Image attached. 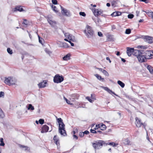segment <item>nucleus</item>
Instances as JSON below:
<instances>
[{"label": "nucleus", "mask_w": 153, "mask_h": 153, "mask_svg": "<svg viewBox=\"0 0 153 153\" xmlns=\"http://www.w3.org/2000/svg\"><path fill=\"white\" fill-rule=\"evenodd\" d=\"M13 11L14 12L18 11L20 12L22 11L23 10L22 7L20 6H16L15 8L13 10Z\"/></svg>", "instance_id": "19"}, {"label": "nucleus", "mask_w": 153, "mask_h": 153, "mask_svg": "<svg viewBox=\"0 0 153 153\" xmlns=\"http://www.w3.org/2000/svg\"><path fill=\"white\" fill-rule=\"evenodd\" d=\"M73 136L75 138L76 140H77L78 139V137L76 136V135H75V134H74L73 135Z\"/></svg>", "instance_id": "55"}, {"label": "nucleus", "mask_w": 153, "mask_h": 153, "mask_svg": "<svg viewBox=\"0 0 153 153\" xmlns=\"http://www.w3.org/2000/svg\"><path fill=\"white\" fill-rule=\"evenodd\" d=\"M79 14L80 16H82L83 17H85L86 16V14L84 12H80L79 13Z\"/></svg>", "instance_id": "38"}, {"label": "nucleus", "mask_w": 153, "mask_h": 153, "mask_svg": "<svg viewBox=\"0 0 153 153\" xmlns=\"http://www.w3.org/2000/svg\"><path fill=\"white\" fill-rule=\"evenodd\" d=\"M111 28L112 30H114L116 29V27L114 25H113L111 26Z\"/></svg>", "instance_id": "53"}, {"label": "nucleus", "mask_w": 153, "mask_h": 153, "mask_svg": "<svg viewBox=\"0 0 153 153\" xmlns=\"http://www.w3.org/2000/svg\"><path fill=\"white\" fill-rule=\"evenodd\" d=\"M7 52L10 54H12L13 52L12 49H11L10 48H7Z\"/></svg>", "instance_id": "32"}, {"label": "nucleus", "mask_w": 153, "mask_h": 153, "mask_svg": "<svg viewBox=\"0 0 153 153\" xmlns=\"http://www.w3.org/2000/svg\"><path fill=\"white\" fill-rule=\"evenodd\" d=\"M105 142L102 140L96 141L95 143H92V146L95 149H99L101 148L103 145H105Z\"/></svg>", "instance_id": "3"}, {"label": "nucleus", "mask_w": 153, "mask_h": 153, "mask_svg": "<svg viewBox=\"0 0 153 153\" xmlns=\"http://www.w3.org/2000/svg\"><path fill=\"white\" fill-rule=\"evenodd\" d=\"M61 44L63 47L67 48L69 47L68 45L65 42H62Z\"/></svg>", "instance_id": "31"}, {"label": "nucleus", "mask_w": 153, "mask_h": 153, "mask_svg": "<svg viewBox=\"0 0 153 153\" xmlns=\"http://www.w3.org/2000/svg\"><path fill=\"white\" fill-rule=\"evenodd\" d=\"M105 145H110L113 147H115L118 145V144L115 143L113 142H108L107 143L105 142Z\"/></svg>", "instance_id": "23"}, {"label": "nucleus", "mask_w": 153, "mask_h": 153, "mask_svg": "<svg viewBox=\"0 0 153 153\" xmlns=\"http://www.w3.org/2000/svg\"><path fill=\"white\" fill-rule=\"evenodd\" d=\"M52 2L54 4H57V1L56 0H52Z\"/></svg>", "instance_id": "46"}, {"label": "nucleus", "mask_w": 153, "mask_h": 153, "mask_svg": "<svg viewBox=\"0 0 153 153\" xmlns=\"http://www.w3.org/2000/svg\"><path fill=\"white\" fill-rule=\"evenodd\" d=\"M26 23H27V21L26 20H24V22H23V24H24L25 25H26Z\"/></svg>", "instance_id": "61"}, {"label": "nucleus", "mask_w": 153, "mask_h": 153, "mask_svg": "<svg viewBox=\"0 0 153 153\" xmlns=\"http://www.w3.org/2000/svg\"><path fill=\"white\" fill-rule=\"evenodd\" d=\"M27 109L28 110H30L32 111H33L34 109V107L32 106V104H29L28 105Z\"/></svg>", "instance_id": "28"}, {"label": "nucleus", "mask_w": 153, "mask_h": 153, "mask_svg": "<svg viewBox=\"0 0 153 153\" xmlns=\"http://www.w3.org/2000/svg\"><path fill=\"white\" fill-rule=\"evenodd\" d=\"M45 51L49 55L51 53V52L48 49L45 48Z\"/></svg>", "instance_id": "39"}, {"label": "nucleus", "mask_w": 153, "mask_h": 153, "mask_svg": "<svg viewBox=\"0 0 153 153\" xmlns=\"http://www.w3.org/2000/svg\"><path fill=\"white\" fill-rule=\"evenodd\" d=\"M84 135V133L83 132H81L79 134V136L81 137H82Z\"/></svg>", "instance_id": "43"}, {"label": "nucleus", "mask_w": 153, "mask_h": 153, "mask_svg": "<svg viewBox=\"0 0 153 153\" xmlns=\"http://www.w3.org/2000/svg\"><path fill=\"white\" fill-rule=\"evenodd\" d=\"M4 114L2 110L0 108V117L1 118H3L4 117Z\"/></svg>", "instance_id": "34"}, {"label": "nucleus", "mask_w": 153, "mask_h": 153, "mask_svg": "<svg viewBox=\"0 0 153 153\" xmlns=\"http://www.w3.org/2000/svg\"><path fill=\"white\" fill-rule=\"evenodd\" d=\"M94 14L95 16H97L98 15H100L102 13V11L101 10L98 9L95 10L94 11Z\"/></svg>", "instance_id": "20"}, {"label": "nucleus", "mask_w": 153, "mask_h": 153, "mask_svg": "<svg viewBox=\"0 0 153 153\" xmlns=\"http://www.w3.org/2000/svg\"><path fill=\"white\" fill-rule=\"evenodd\" d=\"M121 59L122 61L124 62H125L126 61V60L123 58H122Z\"/></svg>", "instance_id": "59"}, {"label": "nucleus", "mask_w": 153, "mask_h": 153, "mask_svg": "<svg viewBox=\"0 0 153 153\" xmlns=\"http://www.w3.org/2000/svg\"><path fill=\"white\" fill-rule=\"evenodd\" d=\"M102 73L103 74H104L105 76H109L108 73L105 70L103 71Z\"/></svg>", "instance_id": "37"}, {"label": "nucleus", "mask_w": 153, "mask_h": 153, "mask_svg": "<svg viewBox=\"0 0 153 153\" xmlns=\"http://www.w3.org/2000/svg\"><path fill=\"white\" fill-rule=\"evenodd\" d=\"M95 76L97 78V79L101 81L102 82H104L105 81L104 78H102L101 76L99 75L96 74L95 75Z\"/></svg>", "instance_id": "25"}, {"label": "nucleus", "mask_w": 153, "mask_h": 153, "mask_svg": "<svg viewBox=\"0 0 153 153\" xmlns=\"http://www.w3.org/2000/svg\"><path fill=\"white\" fill-rule=\"evenodd\" d=\"M91 99L92 100H93V101L96 100V98L93 97L92 94H91Z\"/></svg>", "instance_id": "54"}, {"label": "nucleus", "mask_w": 153, "mask_h": 153, "mask_svg": "<svg viewBox=\"0 0 153 153\" xmlns=\"http://www.w3.org/2000/svg\"><path fill=\"white\" fill-rule=\"evenodd\" d=\"M64 99L65 100L67 103L68 104H70V105H73L72 103H71V102L69 100H68V99H67L66 98H65V97H64Z\"/></svg>", "instance_id": "36"}, {"label": "nucleus", "mask_w": 153, "mask_h": 153, "mask_svg": "<svg viewBox=\"0 0 153 153\" xmlns=\"http://www.w3.org/2000/svg\"><path fill=\"white\" fill-rule=\"evenodd\" d=\"M146 57L147 59H150L153 58V52L151 51H148L146 53Z\"/></svg>", "instance_id": "13"}, {"label": "nucleus", "mask_w": 153, "mask_h": 153, "mask_svg": "<svg viewBox=\"0 0 153 153\" xmlns=\"http://www.w3.org/2000/svg\"><path fill=\"white\" fill-rule=\"evenodd\" d=\"M143 39L146 42L149 43H152L153 42V38L147 36H144Z\"/></svg>", "instance_id": "8"}, {"label": "nucleus", "mask_w": 153, "mask_h": 153, "mask_svg": "<svg viewBox=\"0 0 153 153\" xmlns=\"http://www.w3.org/2000/svg\"><path fill=\"white\" fill-rule=\"evenodd\" d=\"M123 142L125 145H128L130 143V141L127 139H125L123 140Z\"/></svg>", "instance_id": "27"}, {"label": "nucleus", "mask_w": 153, "mask_h": 153, "mask_svg": "<svg viewBox=\"0 0 153 153\" xmlns=\"http://www.w3.org/2000/svg\"><path fill=\"white\" fill-rule=\"evenodd\" d=\"M148 15L149 16L151 17L152 18L153 16V12H150L149 13H148Z\"/></svg>", "instance_id": "42"}, {"label": "nucleus", "mask_w": 153, "mask_h": 153, "mask_svg": "<svg viewBox=\"0 0 153 153\" xmlns=\"http://www.w3.org/2000/svg\"><path fill=\"white\" fill-rule=\"evenodd\" d=\"M16 82V79L12 77H5L4 82L7 85L10 86L15 85Z\"/></svg>", "instance_id": "4"}, {"label": "nucleus", "mask_w": 153, "mask_h": 153, "mask_svg": "<svg viewBox=\"0 0 153 153\" xmlns=\"http://www.w3.org/2000/svg\"><path fill=\"white\" fill-rule=\"evenodd\" d=\"M136 13H137V16H138L139 14V12L137 11H136Z\"/></svg>", "instance_id": "60"}, {"label": "nucleus", "mask_w": 153, "mask_h": 153, "mask_svg": "<svg viewBox=\"0 0 153 153\" xmlns=\"http://www.w3.org/2000/svg\"><path fill=\"white\" fill-rule=\"evenodd\" d=\"M39 122L40 124H42L44 123V120L42 119H40L39 120Z\"/></svg>", "instance_id": "44"}, {"label": "nucleus", "mask_w": 153, "mask_h": 153, "mask_svg": "<svg viewBox=\"0 0 153 153\" xmlns=\"http://www.w3.org/2000/svg\"><path fill=\"white\" fill-rule=\"evenodd\" d=\"M137 48H138L141 49H145L146 48V47L145 46H142L139 45L137 46Z\"/></svg>", "instance_id": "49"}, {"label": "nucleus", "mask_w": 153, "mask_h": 153, "mask_svg": "<svg viewBox=\"0 0 153 153\" xmlns=\"http://www.w3.org/2000/svg\"><path fill=\"white\" fill-rule=\"evenodd\" d=\"M96 127L100 128L103 131L105 130L106 128V126L103 123L97 124L96 125Z\"/></svg>", "instance_id": "16"}, {"label": "nucleus", "mask_w": 153, "mask_h": 153, "mask_svg": "<svg viewBox=\"0 0 153 153\" xmlns=\"http://www.w3.org/2000/svg\"><path fill=\"white\" fill-rule=\"evenodd\" d=\"M63 80V77L62 76H60L58 74L56 75L53 78L54 82L57 83H61Z\"/></svg>", "instance_id": "5"}, {"label": "nucleus", "mask_w": 153, "mask_h": 153, "mask_svg": "<svg viewBox=\"0 0 153 153\" xmlns=\"http://www.w3.org/2000/svg\"><path fill=\"white\" fill-rule=\"evenodd\" d=\"M61 13L62 15L66 16H70L71 14L70 11L64 8L62 6H60Z\"/></svg>", "instance_id": "6"}, {"label": "nucleus", "mask_w": 153, "mask_h": 153, "mask_svg": "<svg viewBox=\"0 0 153 153\" xmlns=\"http://www.w3.org/2000/svg\"><path fill=\"white\" fill-rule=\"evenodd\" d=\"M128 17L129 19H131L134 17V15L132 14H128Z\"/></svg>", "instance_id": "45"}, {"label": "nucleus", "mask_w": 153, "mask_h": 153, "mask_svg": "<svg viewBox=\"0 0 153 153\" xmlns=\"http://www.w3.org/2000/svg\"><path fill=\"white\" fill-rule=\"evenodd\" d=\"M146 68L151 74H152L153 73V68L151 65H147Z\"/></svg>", "instance_id": "24"}, {"label": "nucleus", "mask_w": 153, "mask_h": 153, "mask_svg": "<svg viewBox=\"0 0 153 153\" xmlns=\"http://www.w3.org/2000/svg\"><path fill=\"white\" fill-rule=\"evenodd\" d=\"M100 71H101L102 72L103 71H104V70L102 68H97Z\"/></svg>", "instance_id": "58"}, {"label": "nucleus", "mask_w": 153, "mask_h": 153, "mask_svg": "<svg viewBox=\"0 0 153 153\" xmlns=\"http://www.w3.org/2000/svg\"><path fill=\"white\" fill-rule=\"evenodd\" d=\"M47 84V82L46 80H44L42 82H41L38 84L39 88H44L46 86Z\"/></svg>", "instance_id": "14"}, {"label": "nucleus", "mask_w": 153, "mask_h": 153, "mask_svg": "<svg viewBox=\"0 0 153 153\" xmlns=\"http://www.w3.org/2000/svg\"><path fill=\"white\" fill-rule=\"evenodd\" d=\"M131 32V30L130 29H127L125 31V33L126 34H129Z\"/></svg>", "instance_id": "40"}, {"label": "nucleus", "mask_w": 153, "mask_h": 153, "mask_svg": "<svg viewBox=\"0 0 153 153\" xmlns=\"http://www.w3.org/2000/svg\"><path fill=\"white\" fill-rule=\"evenodd\" d=\"M71 55L69 53L67 54L62 58L63 60L64 61H68L71 59Z\"/></svg>", "instance_id": "21"}, {"label": "nucleus", "mask_w": 153, "mask_h": 153, "mask_svg": "<svg viewBox=\"0 0 153 153\" xmlns=\"http://www.w3.org/2000/svg\"><path fill=\"white\" fill-rule=\"evenodd\" d=\"M84 33L88 38H93L95 36L94 32L92 28L88 25H87L84 30Z\"/></svg>", "instance_id": "2"}, {"label": "nucleus", "mask_w": 153, "mask_h": 153, "mask_svg": "<svg viewBox=\"0 0 153 153\" xmlns=\"http://www.w3.org/2000/svg\"><path fill=\"white\" fill-rule=\"evenodd\" d=\"M69 42L70 43V44L72 46H74V43H73L71 42V40H69Z\"/></svg>", "instance_id": "56"}, {"label": "nucleus", "mask_w": 153, "mask_h": 153, "mask_svg": "<svg viewBox=\"0 0 153 153\" xmlns=\"http://www.w3.org/2000/svg\"><path fill=\"white\" fill-rule=\"evenodd\" d=\"M48 21L50 24L52 26L56 24V22L53 21L52 18L50 17H48Z\"/></svg>", "instance_id": "18"}, {"label": "nucleus", "mask_w": 153, "mask_h": 153, "mask_svg": "<svg viewBox=\"0 0 153 153\" xmlns=\"http://www.w3.org/2000/svg\"><path fill=\"white\" fill-rule=\"evenodd\" d=\"M106 6L108 7H109L110 6V4L109 3H107L106 4Z\"/></svg>", "instance_id": "63"}, {"label": "nucleus", "mask_w": 153, "mask_h": 153, "mask_svg": "<svg viewBox=\"0 0 153 153\" xmlns=\"http://www.w3.org/2000/svg\"><path fill=\"white\" fill-rule=\"evenodd\" d=\"M51 7L52 8L53 10L56 13L58 12V11L57 10V9L56 7L53 5L52 4L51 5Z\"/></svg>", "instance_id": "30"}, {"label": "nucleus", "mask_w": 153, "mask_h": 153, "mask_svg": "<svg viewBox=\"0 0 153 153\" xmlns=\"http://www.w3.org/2000/svg\"><path fill=\"white\" fill-rule=\"evenodd\" d=\"M101 88L103 89L104 90H105V91H106L107 92H108V93H109L110 94H113L116 95V94L113 92L110 89L106 87H104L103 86H101Z\"/></svg>", "instance_id": "15"}, {"label": "nucleus", "mask_w": 153, "mask_h": 153, "mask_svg": "<svg viewBox=\"0 0 153 153\" xmlns=\"http://www.w3.org/2000/svg\"><path fill=\"white\" fill-rule=\"evenodd\" d=\"M137 59L138 61L140 62H144L147 60V58L146 57V56L143 55V54L140 55L138 56Z\"/></svg>", "instance_id": "10"}, {"label": "nucleus", "mask_w": 153, "mask_h": 153, "mask_svg": "<svg viewBox=\"0 0 153 153\" xmlns=\"http://www.w3.org/2000/svg\"><path fill=\"white\" fill-rule=\"evenodd\" d=\"M121 14V13L120 12H114L111 14V16L112 17H115L120 16Z\"/></svg>", "instance_id": "22"}, {"label": "nucleus", "mask_w": 153, "mask_h": 153, "mask_svg": "<svg viewBox=\"0 0 153 153\" xmlns=\"http://www.w3.org/2000/svg\"><path fill=\"white\" fill-rule=\"evenodd\" d=\"M65 37L69 40L74 41L75 40L74 37L69 33H64Z\"/></svg>", "instance_id": "9"}, {"label": "nucleus", "mask_w": 153, "mask_h": 153, "mask_svg": "<svg viewBox=\"0 0 153 153\" xmlns=\"http://www.w3.org/2000/svg\"><path fill=\"white\" fill-rule=\"evenodd\" d=\"M64 40L65 41H67V42H69V40H68V39H67H67H66V38Z\"/></svg>", "instance_id": "64"}, {"label": "nucleus", "mask_w": 153, "mask_h": 153, "mask_svg": "<svg viewBox=\"0 0 153 153\" xmlns=\"http://www.w3.org/2000/svg\"><path fill=\"white\" fill-rule=\"evenodd\" d=\"M57 121L59 124V133L64 136L66 135V131L65 130V125L64 124L62 120L60 118H57Z\"/></svg>", "instance_id": "1"}, {"label": "nucleus", "mask_w": 153, "mask_h": 153, "mask_svg": "<svg viewBox=\"0 0 153 153\" xmlns=\"http://www.w3.org/2000/svg\"><path fill=\"white\" fill-rule=\"evenodd\" d=\"M117 83L122 88H124L125 86V84L120 80H118L117 81Z\"/></svg>", "instance_id": "29"}, {"label": "nucleus", "mask_w": 153, "mask_h": 153, "mask_svg": "<svg viewBox=\"0 0 153 153\" xmlns=\"http://www.w3.org/2000/svg\"><path fill=\"white\" fill-rule=\"evenodd\" d=\"M98 35L102 37L103 36L102 34L100 32H99L98 33Z\"/></svg>", "instance_id": "51"}, {"label": "nucleus", "mask_w": 153, "mask_h": 153, "mask_svg": "<svg viewBox=\"0 0 153 153\" xmlns=\"http://www.w3.org/2000/svg\"><path fill=\"white\" fill-rule=\"evenodd\" d=\"M146 139H147L150 142V143H151V141H150V139H149V137H148V132L147 131H146Z\"/></svg>", "instance_id": "50"}, {"label": "nucleus", "mask_w": 153, "mask_h": 153, "mask_svg": "<svg viewBox=\"0 0 153 153\" xmlns=\"http://www.w3.org/2000/svg\"><path fill=\"white\" fill-rule=\"evenodd\" d=\"M141 54H143V51L141 50H134L133 53V55L136 56L137 58L138 56Z\"/></svg>", "instance_id": "12"}, {"label": "nucleus", "mask_w": 153, "mask_h": 153, "mask_svg": "<svg viewBox=\"0 0 153 153\" xmlns=\"http://www.w3.org/2000/svg\"><path fill=\"white\" fill-rule=\"evenodd\" d=\"M83 133H84V134H88L89 133V132L88 131H84V132H83Z\"/></svg>", "instance_id": "52"}, {"label": "nucleus", "mask_w": 153, "mask_h": 153, "mask_svg": "<svg viewBox=\"0 0 153 153\" xmlns=\"http://www.w3.org/2000/svg\"><path fill=\"white\" fill-rule=\"evenodd\" d=\"M120 54V52L119 51H117L116 53V55L117 56H119Z\"/></svg>", "instance_id": "62"}, {"label": "nucleus", "mask_w": 153, "mask_h": 153, "mask_svg": "<svg viewBox=\"0 0 153 153\" xmlns=\"http://www.w3.org/2000/svg\"><path fill=\"white\" fill-rule=\"evenodd\" d=\"M4 92L1 91L0 92V97H4Z\"/></svg>", "instance_id": "47"}, {"label": "nucleus", "mask_w": 153, "mask_h": 153, "mask_svg": "<svg viewBox=\"0 0 153 153\" xmlns=\"http://www.w3.org/2000/svg\"><path fill=\"white\" fill-rule=\"evenodd\" d=\"M48 130L49 127L46 125H45L42 126L41 132L42 133L46 132L48 131Z\"/></svg>", "instance_id": "17"}, {"label": "nucleus", "mask_w": 153, "mask_h": 153, "mask_svg": "<svg viewBox=\"0 0 153 153\" xmlns=\"http://www.w3.org/2000/svg\"><path fill=\"white\" fill-rule=\"evenodd\" d=\"M134 50L133 48H127V53L129 56H131V54H133Z\"/></svg>", "instance_id": "11"}, {"label": "nucleus", "mask_w": 153, "mask_h": 153, "mask_svg": "<svg viewBox=\"0 0 153 153\" xmlns=\"http://www.w3.org/2000/svg\"><path fill=\"white\" fill-rule=\"evenodd\" d=\"M106 59L107 60H108V61H109V62L110 63L111 62V60H110V59H109V58L108 57H107L106 58Z\"/></svg>", "instance_id": "57"}, {"label": "nucleus", "mask_w": 153, "mask_h": 153, "mask_svg": "<svg viewBox=\"0 0 153 153\" xmlns=\"http://www.w3.org/2000/svg\"><path fill=\"white\" fill-rule=\"evenodd\" d=\"M90 131L91 133H97V131H95V130L91 129L90 130Z\"/></svg>", "instance_id": "48"}, {"label": "nucleus", "mask_w": 153, "mask_h": 153, "mask_svg": "<svg viewBox=\"0 0 153 153\" xmlns=\"http://www.w3.org/2000/svg\"><path fill=\"white\" fill-rule=\"evenodd\" d=\"M135 119V124L136 126L138 127H140L141 125H143L144 128L146 129V125L144 123H143L140 120L138 117H136Z\"/></svg>", "instance_id": "7"}, {"label": "nucleus", "mask_w": 153, "mask_h": 153, "mask_svg": "<svg viewBox=\"0 0 153 153\" xmlns=\"http://www.w3.org/2000/svg\"><path fill=\"white\" fill-rule=\"evenodd\" d=\"M0 141L1 142L0 145L1 146H4V144L3 142V138H0Z\"/></svg>", "instance_id": "33"}, {"label": "nucleus", "mask_w": 153, "mask_h": 153, "mask_svg": "<svg viewBox=\"0 0 153 153\" xmlns=\"http://www.w3.org/2000/svg\"><path fill=\"white\" fill-rule=\"evenodd\" d=\"M53 140L54 141L55 143L57 145L59 144V140L58 138L57 137L56 135H55L53 137Z\"/></svg>", "instance_id": "26"}, {"label": "nucleus", "mask_w": 153, "mask_h": 153, "mask_svg": "<svg viewBox=\"0 0 153 153\" xmlns=\"http://www.w3.org/2000/svg\"><path fill=\"white\" fill-rule=\"evenodd\" d=\"M19 147H22V148H24L25 150H26L28 149V147L26 146H25L24 145H19Z\"/></svg>", "instance_id": "35"}, {"label": "nucleus", "mask_w": 153, "mask_h": 153, "mask_svg": "<svg viewBox=\"0 0 153 153\" xmlns=\"http://www.w3.org/2000/svg\"><path fill=\"white\" fill-rule=\"evenodd\" d=\"M86 99H87L90 102L92 103L93 101V100H92L91 99L90 97H86Z\"/></svg>", "instance_id": "41"}]
</instances>
